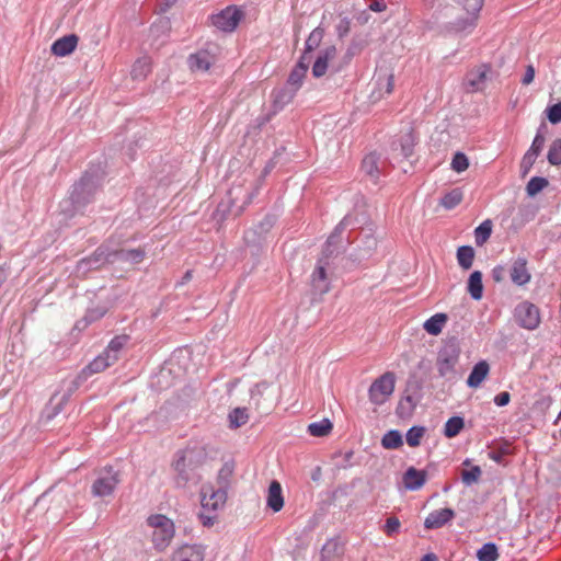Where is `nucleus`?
<instances>
[{
  "mask_svg": "<svg viewBox=\"0 0 561 561\" xmlns=\"http://www.w3.org/2000/svg\"><path fill=\"white\" fill-rule=\"evenodd\" d=\"M147 524L152 528V542L156 549L162 551L171 542L174 537V524L164 515H151L147 519Z\"/></svg>",
  "mask_w": 561,
  "mask_h": 561,
  "instance_id": "f03ea898",
  "label": "nucleus"
},
{
  "mask_svg": "<svg viewBox=\"0 0 561 561\" xmlns=\"http://www.w3.org/2000/svg\"><path fill=\"white\" fill-rule=\"evenodd\" d=\"M78 36L75 34L62 36L51 45V53L58 57L70 55L77 47Z\"/></svg>",
  "mask_w": 561,
  "mask_h": 561,
  "instance_id": "412c9836",
  "label": "nucleus"
},
{
  "mask_svg": "<svg viewBox=\"0 0 561 561\" xmlns=\"http://www.w3.org/2000/svg\"><path fill=\"white\" fill-rule=\"evenodd\" d=\"M192 278V271H187L184 276H183V279L181 282V284H184L186 282H188L190 279Z\"/></svg>",
  "mask_w": 561,
  "mask_h": 561,
  "instance_id": "774afa93",
  "label": "nucleus"
},
{
  "mask_svg": "<svg viewBox=\"0 0 561 561\" xmlns=\"http://www.w3.org/2000/svg\"><path fill=\"white\" fill-rule=\"evenodd\" d=\"M341 551L339 542L335 540H328L320 552V561H340Z\"/></svg>",
  "mask_w": 561,
  "mask_h": 561,
  "instance_id": "7c9ffc66",
  "label": "nucleus"
},
{
  "mask_svg": "<svg viewBox=\"0 0 561 561\" xmlns=\"http://www.w3.org/2000/svg\"><path fill=\"white\" fill-rule=\"evenodd\" d=\"M477 558L479 561H496L499 559L497 547L493 542L484 543L478 551Z\"/></svg>",
  "mask_w": 561,
  "mask_h": 561,
  "instance_id": "ea45409f",
  "label": "nucleus"
},
{
  "mask_svg": "<svg viewBox=\"0 0 561 561\" xmlns=\"http://www.w3.org/2000/svg\"><path fill=\"white\" fill-rule=\"evenodd\" d=\"M489 458L492 459L493 461L497 462V463H501L502 462V459H503V455L499 451H491L489 454Z\"/></svg>",
  "mask_w": 561,
  "mask_h": 561,
  "instance_id": "69168bd1",
  "label": "nucleus"
},
{
  "mask_svg": "<svg viewBox=\"0 0 561 561\" xmlns=\"http://www.w3.org/2000/svg\"><path fill=\"white\" fill-rule=\"evenodd\" d=\"M216 58L208 49H201L191 54L187 59L188 67L192 71L206 72L214 65Z\"/></svg>",
  "mask_w": 561,
  "mask_h": 561,
  "instance_id": "4468645a",
  "label": "nucleus"
},
{
  "mask_svg": "<svg viewBox=\"0 0 561 561\" xmlns=\"http://www.w3.org/2000/svg\"><path fill=\"white\" fill-rule=\"evenodd\" d=\"M463 10L469 14V16L463 21H458L455 24V28L457 32H466L471 30L474 26V22L478 13L482 9L483 0H456Z\"/></svg>",
  "mask_w": 561,
  "mask_h": 561,
  "instance_id": "9d476101",
  "label": "nucleus"
},
{
  "mask_svg": "<svg viewBox=\"0 0 561 561\" xmlns=\"http://www.w3.org/2000/svg\"><path fill=\"white\" fill-rule=\"evenodd\" d=\"M350 222H351V218L348 216H345L341 220V222L335 227V229L333 230V232L330 234V237L327 240L325 250H324L325 255L332 254L333 250H331V248L336 244L339 238L341 237L342 231L344 230V228L346 226L350 225Z\"/></svg>",
  "mask_w": 561,
  "mask_h": 561,
  "instance_id": "2f4dec72",
  "label": "nucleus"
},
{
  "mask_svg": "<svg viewBox=\"0 0 561 561\" xmlns=\"http://www.w3.org/2000/svg\"><path fill=\"white\" fill-rule=\"evenodd\" d=\"M510 276L512 282L517 286H523L530 282L531 275L527 268L526 257L518 256L513 261Z\"/></svg>",
  "mask_w": 561,
  "mask_h": 561,
  "instance_id": "dca6fc26",
  "label": "nucleus"
},
{
  "mask_svg": "<svg viewBox=\"0 0 561 561\" xmlns=\"http://www.w3.org/2000/svg\"><path fill=\"white\" fill-rule=\"evenodd\" d=\"M118 484L117 473L110 469L104 476L99 477L92 485L94 496H106L113 493Z\"/></svg>",
  "mask_w": 561,
  "mask_h": 561,
  "instance_id": "f8f14e48",
  "label": "nucleus"
},
{
  "mask_svg": "<svg viewBox=\"0 0 561 561\" xmlns=\"http://www.w3.org/2000/svg\"><path fill=\"white\" fill-rule=\"evenodd\" d=\"M547 159L551 165L561 164V139L552 141L548 150Z\"/></svg>",
  "mask_w": 561,
  "mask_h": 561,
  "instance_id": "de8ad7c7",
  "label": "nucleus"
},
{
  "mask_svg": "<svg viewBox=\"0 0 561 561\" xmlns=\"http://www.w3.org/2000/svg\"><path fill=\"white\" fill-rule=\"evenodd\" d=\"M400 528L401 523L399 518L396 516H390L386 519L382 530L387 536L392 537L400 531Z\"/></svg>",
  "mask_w": 561,
  "mask_h": 561,
  "instance_id": "8fccbe9b",
  "label": "nucleus"
},
{
  "mask_svg": "<svg viewBox=\"0 0 561 561\" xmlns=\"http://www.w3.org/2000/svg\"><path fill=\"white\" fill-rule=\"evenodd\" d=\"M469 167L468 158L462 152H457L451 160V168L454 171L460 173L467 170Z\"/></svg>",
  "mask_w": 561,
  "mask_h": 561,
  "instance_id": "3c124183",
  "label": "nucleus"
},
{
  "mask_svg": "<svg viewBox=\"0 0 561 561\" xmlns=\"http://www.w3.org/2000/svg\"><path fill=\"white\" fill-rule=\"evenodd\" d=\"M362 50V46L358 43H351L348 48L346 49L344 56H343V64L347 65L353 59L354 56H356Z\"/></svg>",
  "mask_w": 561,
  "mask_h": 561,
  "instance_id": "6e6d98bb",
  "label": "nucleus"
},
{
  "mask_svg": "<svg viewBox=\"0 0 561 561\" xmlns=\"http://www.w3.org/2000/svg\"><path fill=\"white\" fill-rule=\"evenodd\" d=\"M505 270L503 266H496L492 271V276L495 282H501L504 277Z\"/></svg>",
  "mask_w": 561,
  "mask_h": 561,
  "instance_id": "e2e57ef3",
  "label": "nucleus"
},
{
  "mask_svg": "<svg viewBox=\"0 0 561 561\" xmlns=\"http://www.w3.org/2000/svg\"><path fill=\"white\" fill-rule=\"evenodd\" d=\"M112 263L115 262H127L130 264H138L145 257V251L142 249H118L111 250Z\"/></svg>",
  "mask_w": 561,
  "mask_h": 561,
  "instance_id": "4be33fe9",
  "label": "nucleus"
},
{
  "mask_svg": "<svg viewBox=\"0 0 561 561\" xmlns=\"http://www.w3.org/2000/svg\"><path fill=\"white\" fill-rule=\"evenodd\" d=\"M468 291L474 300H479L483 294L482 273L474 271L468 279Z\"/></svg>",
  "mask_w": 561,
  "mask_h": 561,
  "instance_id": "c756f323",
  "label": "nucleus"
},
{
  "mask_svg": "<svg viewBox=\"0 0 561 561\" xmlns=\"http://www.w3.org/2000/svg\"><path fill=\"white\" fill-rule=\"evenodd\" d=\"M332 424L328 419L319 422H313L308 425V432L311 436L322 437L330 433Z\"/></svg>",
  "mask_w": 561,
  "mask_h": 561,
  "instance_id": "79ce46f5",
  "label": "nucleus"
},
{
  "mask_svg": "<svg viewBox=\"0 0 561 561\" xmlns=\"http://www.w3.org/2000/svg\"><path fill=\"white\" fill-rule=\"evenodd\" d=\"M204 550L197 545H185L180 547L172 557V561H203Z\"/></svg>",
  "mask_w": 561,
  "mask_h": 561,
  "instance_id": "aec40b11",
  "label": "nucleus"
},
{
  "mask_svg": "<svg viewBox=\"0 0 561 561\" xmlns=\"http://www.w3.org/2000/svg\"><path fill=\"white\" fill-rule=\"evenodd\" d=\"M489 370H490V367L485 360H481V362L477 363L473 366V368L467 379V385L470 388H478L482 383V381L485 379V377L488 376Z\"/></svg>",
  "mask_w": 561,
  "mask_h": 561,
  "instance_id": "393cba45",
  "label": "nucleus"
},
{
  "mask_svg": "<svg viewBox=\"0 0 561 561\" xmlns=\"http://www.w3.org/2000/svg\"><path fill=\"white\" fill-rule=\"evenodd\" d=\"M310 62V57L301 56L298 64L289 73L287 83L293 88L294 92H296L301 87Z\"/></svg>",
  "mask_w": 561,
  "mask_h": 561,
  "instance_id": "a211bd4d",
  "label": "nucleus"
},
{
  "mask_svg": "<svg viewBox=\"0 0 561 561\" xmlns=\"http://www.w3.org/2000/svg\"><path fill=\"white\" fill-rule=\"evenodd\" d=\"M295 92L291 90L287 92L286 90H280L275 95V103L285 104L289 102L294 98Z\"/></svg>",
  "mask_w": 561,
  "mask_h": 561,
  "instance_id": "4d7b16f0",
  "label": "nucleus"
},
{
  "mask_svg": "<svg viewBox=\"0 0 561 561\" xmlns=\"http://www.w3.org/2000/svg\"><path fill=\"white\" fill-rule=\"evenodd\" d=\"M474 259V250L470 245L459 247L457 250V261L458 264L463 270H469L472 266Z\"/></svg>",
  "mask_w": 561,
  "mask_h": 561,
  "instance_id": "473e14b6",
  "label": "nucleus"
},
{
  "mask_svg": "<svg viewBox=\"0 0 561 561\" xmlns=\"http://www.w3.org/2000/svg\"><path fill=\"white\" fill-rule=\"evenodd\" d=\"M489 67L482 65L469 71L465 78V89L467 92L473 93L482 91L488 80Z\"/></svg>",
  "mask_w": 561,
  "mask_h": 561,
  "instance_id": "9b49d317",
  "label": "nucleus"
},
{
  "mask_svg": "<svg viewBox=\"0 0 561 561\" xmlns=\"http://www.w3.org/2000/svg\"><path fill=\"white\" fill-rule=\"evenodd\" d=\"M249 415L245 409L236 408L229 413L230 427L238 428L248 422Z\"/></svg>",
  "mask_w": 561,
  "mask_h": 561,
  "instance_id": "a18cd8bd",
  "label": "nucleus"
},
{
  "mask_svg": "<svg viewBox=\"0 0 561 561\" xmlns=\"http://www.w3.org/2000/svg\"><path fill=\"white\" fill-rule=\"evenodd\" d=\"M492 233V221L486 219L482 221L474 230V240L477 245H483Z\"/></svg>",
  "mask_w": 561,
  "mask_h": 561,
  "instance_id": "e433bc0d",
  "label": "nucleus"
},
{
  "mask_svg": "<svg viewBox=\"0 0 561 561\" xmlns=\"http://www.w3.org/2000/svg\"><path fill=\"white\" fill-rule=\"evenodd\" d=\"M425 434V427L412 426L405 434L407 444L411 447H417Z\"/></svg>",
  "mask_w": 561,
  "mask_h": 561,
  "instance_id": "49530a36",
  "label": "nucleus"
},
{
  "mask_svg": "<svg viewBox=\"0 0 561 561\" xmlns=\"http://www.w3.org/2000/svg\"><path fill=\"white\" fill-rule=\"evenodd\" d=\"M547 117L551 124L561 122V103H556L547 108Z\"/></svg>",
  "mask_w": 561,
  "mask_h": 561,
  "instance_id": "603ef678",
  "label": "nucleus"
},
{
  "mask_svg": "<svg viewBox=\"0 0 561 561\" xmlns=\"http://www.w3.org/2000/svg\"><path fill=\"white\" fill-rule=\"evenodd\" d=\"M421 561H438V560L434 553H427L421 559Z\"/></svg>",
  "mask_w": 561,
  "mask_h": 561,
  "instance_id": "338daca9",
  "label": "nucleus"
},
{
  "mask_svg": "<svg viewBox=\"0 0 561 561\" xmlns=\"http://www.w3.org/2000/svg\"><path fill=\"white\" fill-rule=\"evenodd\" d=\"M462 197L463 194L461 190L454 188L443 196L440 204L446 209H453L461 203Z\"/></svg>",
  "mask_w": 561,
  "mask_h": 561,
  "instance_id": "a19ab883",
  "label": "nucleus"
},
{
  "mask_svg": "<svg viewBox=\"0 0 561 561\" xmlns=\"http://www.w3.org/2000/svg\"><path fill=\"white\" fill-rule=\"evenodd\" d=\"M362 169L370 178L378 179L379 168L378 157L376 156V153H369L363 159Z\"/></svg>",
  "mask_w": 561,
  "mask_h": 561,
  "instance_id": "58836bf2",
  "label": "nucleus"
},
{
  "mask_svg": "<svg viewBox=\"0 0 561 561\" xmlns=\"http://www.w3.org/2000/svg\"><path fill=\"white\" fill-rule=\"evenodd\" d=\"M115 364L113 360L107 358V355L103 352L96 356L84 369L89 374H96L105 370L111 365Z\"/></svg>",
  "mask_w": 561,
  "mask_h": 561,
  "instance_id": "f704fd0d",
  "label": "nucleus"
},
{
  "mask_svg": "<svg viewBox=\"0 0 561 561\" xmlns=\"http://www.w3.org/2000/svg\"><path fill=\"white\" fill-rule=\"evenodd\" d=\"M549 184L548 180L542 176H534L529 180L526 185V192L528 196H535L541 192Z\"/></svg>",
  "mask_w": 561,
  "mask_h": 561,
  "instance_id": "37998d69",
  "label": "nucleus"
},
{
  "mask_svg": "<svg viewBox=\"0 0 561 561\" xmlns=\"http://www.w3.org/2000/svg\"><path fill=\"white\" fill-rule=\"evenodd\" d=\"M511 394L507 391L500 392L494 397V403L497 407H505L510 403Z\"/></svg>",
  "mask_w": 561,
  "mask_h": 561,
  "instance_id": "13d9d810",
  "label": "nucleus"
},
{
  "mask_svg": "<svg viewBox=\"0 0 561 561\" xmlns=\"http://www.w3.org/2000/svg\"><path fill=\"white\" fill-rule=\"evenodd\" d=\"M545 141H546L545 136L541 134L540 130H538L533 140L530 148L527 151L533 152L536 156H539L545 146Z\"/></svg>",
  "mask_w": 561,
  "mask_h": 561,
  "instance_id": "864d4df0",
  "label": "nucleus"
},
{
  "mask_svg": "<svg viewBox=\"0 0 561 561\" xmlns=\"http://www.w3.org/2000/svg\"><path fill=\"white\" fill-rule=\"evenodd\" d=\"M323 36H324V30L321 26L316 27L310 33L308 38L306 39L305 50L301 56H307V57H310V59H311L312 51L316 50L320 46V44L323 39Z\"/></svg>",
  "mask_w": 561,
  "mask_h": 561,
  "instance_id": "bb28decb",
  "label": "nucleus"
},
{
  "mask_svg": "<svg viewBox=\"0 0 561 561\" xmlns=\"http://www.w3.org/2000/svg\"><path fill=\"white\" fill-rule=\"evenodd\" d=\"M381 445L386 449H397L403 445L402 435L397 430L388 431L381 438Z\"/></svg>",
  "mask_w": 561,
  "mask_h": 561,
  "instance_id": "72a5a7b5",
  "label": "nucleus"
},
{
  "mask_svg": "<svg viewBox=\"0 0 561 561\" xmlns=\"http://www.w3.org/2000/svg\"><path fill=\"white\" fill-rule=\"evenodd\" d=\"M481 476V468L479 466H472L470 469L461 471V481L465 485L470 486L477 483Z\"/></svg>",
  "mask_w": 561,
  "mask_h": 561,
  "instance_id": "c03bdc74",
  "label": "nucleus"
},
{
  "mask_svg": "<svg viewBox=\"0 0 561 561\" xmlns=\"http://www.w3.org/2000/svg\"><path fill=\"white\" fill-rule=\"evenodd\" d=\"M227 501V492L224 489H217L210 483L201 488V504L205 512H218L224 508Z\"/></svg>",
  "mask_w": 561,
  "mask_h": 561,
  "instance_id": "20e7f679",
  "label": "nucleus"
},
{
  "mask_svg": "<svg viewBox=\"0 0 561 561\" xmlns=\"http://www.w3.org/2000/svg\"><path fill=\"white\" fill-rule=\"evenodd\" d=\"M396 376L391 371H387L377 378L369 387V400L376 404H383L394 391Z\"/></svg>",
  "mask_w": 561,
  "mask_h": 561,
  "instance_id": "7ed1b4c3",
  "label": "nucleus"
},
{
  "mask_svg": "<svg viewBox=\"0 0 561 561\" xmlns=\"http://www.w3.org/2000/svg\"><path fill=\"white\" fill-rule=\"evenodd\" d=\"M387 8L383 0H374L369 4V9L374 12H382Z\"/></svg>",
  "mask_w": 561,
  "mask_h": 561,
  "instance_id": "680f3d73",
  "label": "nucleus"
},
{
  "mask_svg": "<svg viewBox=\"0 0 561 561\" xmlns=\"http://www.w3.org/2000/svg\"><path fill=\"white\" fill-rule=\"evenodd\" d=\"M104 314V311L101 310H89L84 317L85 325L96 319H100Z\"/></svg>",
  "mask_w": 561,
  "mask_h": 561,
  "instance_id": "052dcab7",
  "label": "nucleus"
},
{
  "mask_svg": "<svg viewBox=\"0 0 561 561\" xmlns=\"http://www.w3.org/2000/svg\"><path fill=\"white\" fill-rule=\"evenodd\" d=\"M393 75L388 71L379 70L375 76V89L371 92V98L374 100H379L389 95L393 90Z\"/></svg>",
  "mask_w": 561,
  "mask_h": 561,
  "instance_id": "ddd939ff",
  "label": "nucleus"
},
{
  "mask_svg": "<svg viewBox=\"0 0 561 561\" xmlns=\"http://www.w3.org/2000/svg\"><path fill=\"white\" fill-rule=\"evenodd\" d=\"M460 348L456 342L446 343L438 353L437 369L439 376L446 377L455 371L459 360Z\"/></svg>",
  "mask_w": 561,
  "mask_h": 561,
  "instance_id": "39448f33",
  "label": "nucleus"
},
{
  "mask_svg": "<svg viewBox=\"0 0 561 561\" xmlns=\"http://www.w3.org/2000/svg\"><path fill=\"white\" fill-rule=\"evenodd\" d=\"M243 18V12L236 5H229L211 16L213 25L222 32H232Z\"/></svg>",
  "mask_w": 561,
  "mask_h": 561,
  "instance_id": "423d86ee",
  "label": "nucleus"
},
{
  "mask_svg": "<svg viewBox=\"0 0 561 561\" xmlns=\"http://www.w3.org/2000/svg\"><path fill=\"white\" fill-rule=\"evenodd\" d=\"M112 254L108 245L99 247L89 257L80 260L77 264V272L87 274L89 271L98 270L106 263H112Z\"/></svg>",
  "mask_w": 561,
  "mask_h": 561,
  "instance_id": "0eeeda50",
  "label": "nucleus"
},
{
  "mask_svg": "<svg viewBox=\"0 0 561 561\" xmlns=\"http://www.w3.org/2000/svg\"><path fill=\"white\" fill-rule=\"evenodd\" d=\"M446 322L447 316L445 313H436L424 322L423 328L428 334L438 335Z\"/></svg>",
  "mask_w": 561,
  "mask_h": 561,
  "instance_id": "c85d7f7f",
  "label": "nucleus"
},
{
  "mask_svg": "<svg viewBox=\"0 0 561 561\" xmlns=\"http://www.w3.org/2000/svg\"><path fill=\"white\" fill-rule=\"evenodd\" d=\"M402 480L407 490L416 491L425 484L426 472L417 470L414 467H410L404 472Z\"/></svg>",
  "mask_w": 561,
  "mask_h": 561,
  "instance_id": "5701e85b",
  "label": "nucleus"
},
{
  "mask_svg": "<svg viewBox=\"0 0 561 561\" xmlns=\"http://www.w3.org/2000/svg\"><path fill=\"white\" fill-rule=\"evenodd\" d=\"M127 342V335H118L113 337L108 343L107 347L104 350V353L107 355V358L116 363L118 360L121 351L125 347Z\"/></svg>",
  "mask_w": 561,
  "mask_h": 561,
  "instance_id": "a878e982",
  "label": "nucleus"
},
{
  "mask_svg": "<svg viewBox=\"0 0 561 561\" xmlns=\"http://www.w3.org/2000/svg\"><path fill=\"white\" fill-rule=\"evenodd\" d=\"M151 71V62L148 57L139 58L135 61L131 76L134 79H144Z\"/></svg>",
  "mask_w": 561,
  "mask_h": 561,
  "instance_id": "4c0bfd02",
  "label": "nucleus"
},
{
  "mask_svg": "<svg viewBox=\"0 0 561 561\" xmlns=\"http://www.w3.org/2000/svg\"><path fill=\"white\" fill-rule=\"evenodd\" d=\"M336 55V47L330 45L319 51L317 59L312 66V75L316 78H320L325 75L329 69V61L332 60Z\"/></svg>",
  "mask_w": 561,
  "mask_h": 561,
  "instance_id": "f3484780",
  "label": "nucleus"
},
{
  "mask_svg": "<svg viewBox=\"0 0 561 561\" xmlns=\"http://www.w3.org/2000/svg\"><path fill=\"white\" fill-rule=\"evenodd\" d=\"M199 518L202 519V523H203V525H204V526H210V525H213V524H214V519H215V517H214V516H208V515H206L205 513H202V514L199 515Z\"/></svg>",
  "mask_w": 561,
  "mask_h": 561,
  "instance_id": "0e129e2a",
  "label": "nucleus"
},
{
  "mask_svg": "<svg viewBox=\"0 0 561 561\" xmlns=\"http://www.w3.org/2000/svg\"><path fill=\"white\" fill-rule=\"evenodd\" d=\"M234 471V466L232 462H225L217 473L216 484L217 489H224L225 492L228 491L231 482V478Z\"/></svg>",
  "mask_w": 561,
  "mask_h": 561,
  "instance_id": "cd10ccee",
  "label": "nucleus"
},
{
  "mask_svg": "<svg viewBox=\"0 0 561 561\" xmlns=\"http://www.w3.org/2000/svg\"><path fill=\"white\" fill-rule=\"evenodd\" d=\"M266 505L274 513L279 512L284 506V497L282 492V485L278 481L274 480L271 482L267 492Z\"/></svg>",
  "mask_w": 561,
  "mask_h": 561,
  "instance_id": "b1692460",
  "label": "nucleus"
},
{
  "mask_svg": "<svg viewBox=\"0 0 561 561\" xmlns=\"http://www.w3.org/2000/svg\"><path fill=\"white\" fill-rule=\"evenodd\" d=\"M94 193V185L91 178L83 176L77 184L73 185L70 201L76 210L90 203Z\"/></svg>",
  "mask_w": 561,
  "mask_h": 561,
  "instance_id": "1a4fd4ad",
  "label": "nucleus"
},
{
  "mask_svg": "<svg viewBox=\"0 0 561 561\" xmlns=\"http://www.w3.org/2000/svg\"><path fill=\"white\" fill-rule=\"evenodd\" d=\"M537 158L538 156L534 154L533 152L526 151L520 163V169L523 170L524 174L529 172Z\"/></svg>",
  "mask_w": 561,
  "mask_h": 561,
  "instance_id": "5fc2aeb1",
  "label": "nucleus"
},
{
  "mask_svg": "<svg viewBox=\"0 0 561 561\" xmlns=\"http://www.w3.org/2000/svg\"><path fill=\"white\" fill-rule=\"evenodd\" d=\"M311 286L314 294L318 295H323L330 290V283L328 280L325 266L322 263V260H319L318 265L311 275Z\"/></svg>",
  "mask_w": 561,
  "mask_h": 561,
  "instance_id": "6ab92c4d",
  "label": "nucleus"
},
{
  "mask_svg": "<svg viewBox=\"0 0 561 561\" xmlns=\"http://www.w3.org/2000/svg\"><path fill=\"white\" fill-rule=\"evenodd\" d=\"M362 242H363L364 247L360 248L362 253L359 254V256L362 259H365V257H368L373 253V251L376 249L377 239L370 233H365L364 238L362 239Z\"/></svg>",
  "mask_w": 561,
  "mask_h": 561,
  "instance_id": "09e8293b",
  "label": "nucleus"
},
{
  "mask_svg": "<svg viewBox=\"0 0 561 561\" xmlns=\"http://www.w3.org/2000/svg\"><path fill=\"white\" fill-rule=\"evenodd\" d=\"M456 513L453 508H439L431 512L424 520L425 529H438L450 523Z\"/></svg>",
  "mask_w": 561,
  "mask_h": 561,
  "instance_id": "2eb2a0df",
  "label": "nucleus"
},
{
  "mask_svg": "<svg viewBox=\"0 0 561 561\" xmlns=\"http://www.w3.org/2000/svg\"><path fill=\"white\" fill-rule=\"evenodd\" d=\"M465 426V421L461 416H451L447 420L444 426V435L448 438L457 436Z\"/></svg>",
  "mask_w": 561,
  "mask_h": 561,
  "instance_id": "c9c22d12",
  "label": "nucleus"
},
{
  "mask_svg": "<svg viewBox=\"0 0 561 561\" xmlns=\"http://www.w3.org/2000/svg\"><path fill=\"white\" fill-rule=\"evenodd\" d=\"M515 318L517 323L527 330H535L540 323L538 307L528 301L520 302L515 308Z\"/></svg>",
  "mask_w": 561,
  "mask_h": 561,
  "instance_id": "6e6552de",
  "label": "nucleus"
},
{
  "mask_svg": "<svg viewBox=\"0 0 561 561\" xmlns=\"http://www.w3.org/2000/svg\"><path fill=\"white\" fill-rule=\"evenodd\" d=\"M534 78H535V68L531 65H528L526 67V71L522 79V83L525 85H528L534 81Z\"/></svg>",
  "mask_w": 561,
  "mask_h": 561,
  "instance_id": "bf43d9fd",
  "label": "nucleus"
},
{
  "mask_svg": "<svg viewBox=\"0 0 561 561\" xmlns=\"http://www.w3.org/2000/svg\"><path fill=\"white\" fill-rule=\"evenodd\" d=\"M205 460L206 453L203 448L193 446L178 450L171 463L175 486L184 489L199 483L202 480L201 468Z\"/></svg>",
  "mask_w": 561,
  "mask_h": 561,
  "instance_id": "f257e3e1",
  "label": "nucleus"
}]
</instances>
